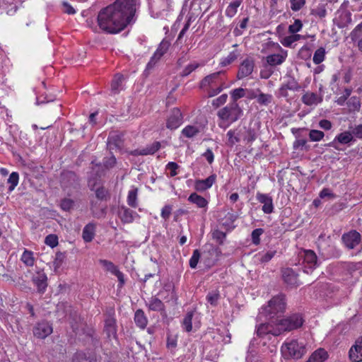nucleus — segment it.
<instances>
[{
    "label": "nucleus",
    "mask_w": 362,
    "mask_h": 362,
    "mask_svg": "<svg viewBox=\"0 0 362 362\" xmlns=\"http://www.w3.org/2000/svg\"><path fill=\"white\" fill-rule=\"evenodd\" d=\"M95 196L100 200H106L109 197L108 191L104 187H100L95 190Z\"/></svg>",
    "instance_id": "obj_54"
},
{
    "label": "nucleus",
    "mask_w": 362,
    "mask_h": 362,
    "mask_svg": "<svg viewBox=\"0 0 362 362\" xmlns=\"http://www.w3.org/2000/svg\"><path fill=\"white\" fill-rule=\"evenodd\" d=\"M228 99V95L224 93L212 100V105L215 108H218L221 105L225 104Z\"/></svg>",
    "instance_id": "obj_56"
},
{
    "label": "nucleus",
    "mask_w": 362,
    "mask_h": 362,
    "mask_svg": "<svg viewBox=\"0 0 362 362\" xmlns=\"http://www.w3.org/2000/svg\"><path fill=\"white\" fill-rule=\"evenodd\" d=\"M291 8L293 11H300L305 4V0H290Z\"/></svg>",
    "instance_id": "obj_57"
},
{
    "label": "nucleus",
    "mask_w": 362,
    "mask_h": 362,
    "mask_svg": "<svg viewBox=\"0 0 362 362\" xmlns=\"http://www.w3.org/2000/svg\"><path fill=\"white\" fill-rule=\"evenodd\" d=\"M200 66H201L200 64H199V63H197L196 62H192L191 64H188L187 66H186L184 68V69L182 70V71L180 74V76H182V77L187 76L192 71H194L197 68H199Z\"/></svg>",
    "instance_id": "obj_40"
},
{
    "label": "nucleus",
    "mask_w": 362,
    "mask_h": 362,
    "mask_svg": "<svg viewBox=\"0 0 362 362\" xmlns=\"http://www.w3.org/2000/svg\"><path fill=\"white\" fill-rule=\"evenodd\" d=\"M100 264L104 267L107 271L112 274L118 269L117 267L110 261L106 259H100Z\"/></svg>",
    "instance_id": "obj_49"
},
{
    "label": "nucleus",
    "mask_w": 362,
    "mask_h": 362,
    "mask_svg": "<svg viewBox=\"0 0 362 362\" xmlns=\"http://www.w3.org/2000/svg\"><path fill=\"white\" fill-rule=\"evenodd\" d=\"M124 78L123 75L117 74L115 75L111 82V91L114 94H117L123 89V81Z\"/></svg>",
    "instance_id": "obj_24"
},
{
    "label": "nucleus",
    "mask_w": 362,
    "mask_h": 362,
    "mask_svg": "<svg viewBox=\"0 0 362 362\" xmlns=\"http://www.w3.org/2000/svg\"><path fill=\"white\" fill-rule=\"evenodd\" d=\"M179 168V165L175 162H169L166 165V170H170V177H174L177 175V170Z\"/></svg>",
    "instance_id": "obj_63"
},
{
    "label": "nucleus",
    "mask_w": 362,
    "mask_h": 362,
    "mask_svg": "<svg viewBox=\"0 0 362 362\" xmlns=\"http://www.w3.org/2000/svg\"><path fill=\"white\" fill-rule=\"evenodd\" d=\"M139 0H116L101 9L97 21L99 28L107 33H117L134 21Z\"/></svg>",
    "instance_id": "obj_1"
},
{
    "label": "nucleus",
    "mask_w": 362,
    "mask_h": 362,
    "mask_svg": "<svg viewBox=\"0 0 362 362\" xmlns=\"http://www.w3.org/2000/svg\"><path fill=\"white\" fill-rule=\"evenodd\" d=\"M19 180V175L16 172H13L9 175L8 183L10 184L9 190H13L18 185Z\"/></svg>",
    "instance_id": "obj_46"
},
{
    "label": "nucleus",
    "mask_w": 362,
    "mask_h": 362,
    "mask_svg": "<svg viewBox=\"0 0 362 362\" xmlns=\"http://www.w3.org/2000/svg\"><path fill=\"white\" fill-rule=\"evenodd\" d=\"M311 13L318 16L320 18H325L327 15V11L324 5L318 6L316 8L312 10Z\"/></svg>",
    "instance_id": "obj_55"
},
{
    "label": "nucleus",
    "mask_w": 362,
    "mask_h": 362,
    "mask_svg": "<svg viewBox=\"0 0 362 362\" xmlns=\"http://www.w3.org/2000/svg\"><path fill=\"white\" fill-rule=\"evenodd\" d=\"M284 86H285V87L288 90L293 91H298L301 88L297 81L292 77H290L286 83L284 84Z\"/></svg>",
    "instance_id": "obj_44"
},
{
    "label": "nucleus",
    "mask_w": 362,
    "mask_h": 362,
    "mask_svg": "<svg viewBox=\"0 0 362 362\" xmlns=\"http://www.w3.org/2000/svg\"><path fill=\"white\" fill-rule=\"evenodd\" d=\"M53 329L47 321H41L33 327V334L39 339H45L52 333Z\"/></svg>",
    "instance_id": "obj_10"
},
{
    "label": "nucleus",
    "mask_w": 362,
    "mask_h": 362,
    "mask_svg": "<svg viewBox=\"0 0 362 362\" xmlns=\"http://www.w3.org/2000/svg\"><path fill=\"white\" fill-rule=\"evenodd\" d=\"M256 198L259 203L263 204L262 209L264 213L269 214L274 211L273 199L271 196L267 194L257 192Z\"/></svg>",
    "instance_id": "obj_14"
},
{
    "label": "nucleus",
    "mask_w": 362,
    "mask_h": 362,
    "mask_svg": "<svg viewBox=\"0 0 362 362\" xmlns=\"http://www.w3.org/2000/svg\"><path fill=\"white\" fill-rule=\"evenodd\" d=\"M254 66L255 64L252 59H245L243 60L239 67L237 74L238 78L242 79L250 76L253 71Z\"/></svg>",
    "instance_id": "obj_17"
},
{
    "label": "nucleus",
    "mask_w": 362,
    "mask_h": 362,
    "mask_svg": "<svg viewBox=\"0 0 362 362\" xmlns=\"http://www.w3.org/2000/svg\"><path fill=\"white\" fill-rule=\"evenodd\" d=\"M282 278L284 283L291 288L298 286L300 283L298 279V274L291 268H285L281 270Z\"/></svg>",
    "instance_id": "obj_11"
},
{
    "label": "nucleus",
    "mask_w": 362,
    "mask_h": 362,
    "mask_svg": "<svg viewBox=\"0 0 362 362\" xmlns=\"http://www.w3.org/2000/svg\"><path fill=\"white\" fill-rule=\"evenodd\" d=\"M323 100L321 94H317L311 91H306L301 97V101L308 106L317 105Z\"/></svg>",
    "instance_id": "obj_16"
},
{
    "label": "nucleus",
    "mask_w": 362,
    "mask_h": 362,
    "mask_svg": "<svg viewBox=\"0 0 362 362\" xmlns=\"http://www.w3.org/2000/svg\"><path fill=\"white\" fill-rule=\"evenodd\" d=\"M303 23L300 20L296 19L294 23L288 26V31L291 34L298 33L301 30Z\"/></svg>",
    "instance_id": "obj_52"
},
{
    "label": "nucleus",
    "mask_w": 362,
    "mask_h": 362,
    "mask_svg": "<svg viewBox=\"0 0 362 362\" xmlns=\"http://www.w3.org/2000/svg\"><path fill=\"white\" fill-rule=\"evenodd\" d=\"M137 193V188L129 191L127 196V204L132 208H136L138 206Z\"/></svg>",
    "instance_id": "obj_33"
},
{
    "label": "nucleus",
    "mask_w": 362,
    "mask_h": 362,
    "mask_svg": "<svg viewBox=\"0 0 362 362\" xmlns=\"http://www.w3.org/2000/svg\"><path fill=\"white\" fill-rule=\"evenodd\" d=\"M276 254V250H269L265 253L259 254V260L262 263H267L269 262Z\"/></svg>",
    "instance_id": "obj_43"
},
{
    "label": "nucleus",
    "mask_w": 362,
    "mask_h": 362,
    "mask_svg": "<svg viewBox=\"0 0 362 362\" xmlns=\"http://www.w3.org/2000/svg\"><path fill=\"white\" fill-rule=\"evenodd\" d=\"M238 57V54L236 52H231L230 54L225 58L222 59L220 64L221 66H226L230 64L233 62H234Z\"/></svg>",
    "instance_id": "obj_45"
},
{
    "label": "nucleus",
    "mask_w": 362,
    "mask_h": 362,
    "mask_svg": "<svg viewBox=\"0 0 362 362\" xmlns=\"http://www.w3.org/2000/svg\"><path fill=\"white\" fill-rule=\"evenodd\" d=\"M324 136V132L320 130L312 129L309 132V138L312 141H319L322 140Z\"/></svg>",
    "instance_id": "obj_47"
},
{
    "label": "nucleus",
    "mask_w": 362,
    "mask_h": 362,
    "mask_svg": "<svg viewBox=\"0 0 362 362\" xmlns=\"http://www.w3.org/2000/svg\"><path fill=\"white\" fill-rule=\"evenodd\" d=\"M327 356V352L325 349H318L310 356L307 362H323Z\"/></svg>",
    "instance_id": "obj_27"
},
{
    "label": "nucleus",
    "mask_w": 362,
    "mask_h": 362,
    "mask_svg": "<svg viewBox=\"0 0 362 362\" xmlns=\"http://www.w3.org/2000/svg\"><path fill=\"white\" fill-rule=\"evenodd\" d=\"M337 141L339 143L341 144H347L352 141H354V136L352 134L351 131V132H344L339 134H338L334 140V142Z\"/></svg>",
    "instance_id": "obj_30"
},
{
    "label": "nucleus",
    "mask_w": 362,
    "mask_h": 362,
    "mask_svg": "<svg viewBox=\"0 0 362 362\" xmlns=\"http://www.w3.org/2000/svg\"><path fill=\"white\" fill-rule=\"evenodd\" d=\"M341 241L344 246L349 250H355L356 252L362 250L361 235L356 230L344 233Z\"/></svg>",
    "instance_id": "obj_6"
},
{
    "label": "nucleus",
    "mask_w": 362,
    "mask_h": 362,
    "mask_svg": "<svg viewBox=\"0 0 362 362\" xmlns=\"http://www.w3.org/2000/svg\"><path fill=\"white\" fill-rule=\"evenodd\" d=\"M134 322L135 324L141 329H144L146 328L148 319L141 309L137 310L134 313Z\"/></svg>",
    "instance_id": "obj_25"
},
{
    "label": "nucleus",
    "mask_w": 362,
    "mask_h": 362,
    "mask_svg": "<svg viewBox=\"0 0 362 362\" xmlns=\"http://www.w3.org/2000/svg\"><path fill=\"white\" fill-rule=\"evenodd\" d=\"M69 320L73 331L77 333L79 331V328L83 325L80 316L78 315L76 312L71 311L69 313Z\"/></svg>",
    "instance_id": "obj_26"
},
{
    "label": "nucleus",
    "mask_w": 362,
    "mask_h": 362,
    "mask_svg": "<svg viewBox=\"0 0 362 362\" xmlns=\"http://www.w3.org/2000/svg\"><path fill=\"white\" fill-rule=\"evenodd\" d=\"M226 238V233L219 230L212 232V238L219 245H223Z\"/></svg>",
    "instance_id": "obj_42"
},
{
    "label": "nucleus",
    "mask_w": 362,
    "mask_h": 362,
    "mask_svg": "<svg viewBox=\"0 0 362 362\" xmlns=\"http://www.w3.org/2000/svg\"><path fill=\"white\" fill-rule=\"evenodd\" d=\"M325 49L324 47H320L315 52L313 60L315 64H319L325 60Z\"/></svg>",
    "instance_id": "obj_39"
},
{
    "label": "nucleus",
    "mask_w": 362,
    "mask_h": 362,
    "mask_svg": "<svg viewBox=\"0 0 362 362\" xmlns=\"http://www.w3.org/2000/svg\"><path fill=\"white\" fill-rule=\"evenodd\" d=\"M182 122V115L178 108H173L168 117L166 127L170 129H175Z\"/></svg>",
    "instance_id": "obj_13"
},
{
    "label": "nucleus",
    "mask_w": 362,
    "mask_h": 362,
    "mask_svg": "<svg viewBox=\"0 0 362 362\" xmlns=\"http://www.w3.org/2000/svg\"><path fill=\"white\" fill-rule=\"evenodd\" d=\"M33 283L37 286V290L40 293H44L47 286V278L45 273H38L33 278Z\"/></svg>",
    "instance_id": "obj_23"
},
{
    "label": "nucleus",
    "mask_w": 362,
    "mask_h": 362,
    "mask_svg": "<svg viewBox=\"0 0 362 362\" xmlns=\"http://www.w3.org/2000/svg\"><path fill=\"white\" fill-rule=\"evenodd\" d=\"M21 261L28 267L33 266L35 263L33 252L30 250H25L21 256Z\"/></svg>",
    "instance_id": "obj_32"
},
{
    "label": "nucleus",
    "mask_w": 362,
    "mask_h": 362,
    "mask_svg": "<svg viewBox=\"0 0 362 362\" xmlns=\"http://www.w3.org/2000/svg\"><path fill=\"white\" fill-rule=\"evenodd\" d=\"M200 252L199 250H194L193 254L189 259V266L192 269H195L200 259Z\"/></svg>",
    "instance_id": "obj_50"
},
{
    "label": "nucleus",
    "mask_w": 362,
    "mask_h": 362,
    "mask_svg": "<svg viewBox=\"0 0 362 362\" xmlns=\"http://www.w3.org/2000/svg\"><path fill=\"white\" fill-rule=\"evenodd\" d=\"M169 47H170V42L168 40H163L160 43V45H158V47L157 48V49L156 50L155 52L157 53V55H160V56L163 57L164 55V54H165L166 52L168 51V49H169Z\"/></svg>",
    "instance_id": "obj_48"
},
{
    "label": "nucleus",
    "mask_w": 362,
    "mask_h": 362,
    "mask_svg": "<svg viewBox=\"0 0 362 362\" xmlns=\"http://www.w3.org/2000/svg\"><path fill=\"white\" fill-rule=\"evenodd\" d=\"M281 353L285 358L299 359L307 352V348L303 341L291 339L286 341L281 346Z\"/></svg>",
    "instance_id": "obj_3"
},
{
    "label": "nucleus",
    "mask_w": 362,
    "mask_h": 362,
    "mask_svg": "<svg viewBox=\"0 0 362 362\" xmlns=\"http://www.w3.org/2000/svg\"><path fill=\"white\" fill-rule=\"evenodd\" d=\"M87 361L86 354L82 351H78L73 355L71 362H87Z\"/></svg>",
    "instance_id": "obj_59"
},
{
    "label": "nucleus",
    "mask_w": 362,
    "mask_h": 362,
    "mask_svg": "<svg viewBox=\"0 0 362 362\" xmlns=\"http://www.w3.org/2000/svg\"><path fill=\"white\" fill-rule=\"evenodd\" d=\"M247 90L243 88H235L230 91L231 102L237 103V100L245 96V92Z\"/></svg>",
    "instance_id": "obj_36"
},
{
    "label": "nucleus",
    "mask_w": 362,
    "mask_h": 362,
    "mask_svg": "<svg viewBox=\"0 0 362 362\" xmlns=\"http://www.w3.org/2000/svg\"><path fill=\"white\" fill-rule=\"evenodd\" d=\"M192 317H193V312L190 311L188 312L186 315L185 316L183 321H182V327L183 329L187 332H189L192 329Z\"/></svg>",
    "instance_id": "obj_35"
},
{
    "label": "nucleus",
    "mask_w": 362,
    "mask_h": 362,
    "mask_svg": "<svg viewBox=\"0 0 362 362\" xmlns=\"http://www.w3.org/2000/svg\"><path fill=\"white\" fill-rule=\"evenodd\" d=\"M116 163H117L116 158L113 155H112L109 158H105V159L103 160V165H104L105 168H106L107 169L113 168L116 165Z\"/></svg>",
    "instance_id": "obj_62"
},
{
    "label": "nucleus",
    "mask_w": 362,
    "mask_h": 362,
    "mask_svg": "<svg viewBox=\"0 0 362 362\" xmlns=\"http://www.w3.org/2000/svg\"><path fill=\"white\" fill-rule=\"evenodd\" d=\"M362 25L359 23L356 27L351 31V37L352 40H355L361 35Z\"/></svg>",
    "instance_id": "obj_64"
},
{
    "label": "nucleus",
    "mask_w": 362,
    "mask_h": 362,
    "mask_svg": "<svg viewBox=\"0 0 362 362\" xmlns=\"http://www.w3.org/2000/svg\"><path fill=\"white\" fill-rule=\"evenodd\" d=\"M117 215L124 224L132 223L134 217L138 216L136 212H134L125 206H119Z\"/></svg>",
    "instance_id": "obj_15"
},
{
    "label": "nucleus",
    "mask_w": 362,
    "mask_h": 362,
    "mask_svg": "<svg viewBox=\"0 0 362 362\" xmlns=\"http://www.w3.org/2000/svg\"><path fill=\"white\" fill-rule=\"evenodd\" d=\"M300 257L303 259V271L305 274H311L318 266L317 257L313 250H304Z\"/></svg>",
    "instance_id": "obj_7"
},
{
    "label": "nucleus",
    "mask_w": 362,
    "mask_h": 362,
    "mask_svg": "<svg viewBox=\"0 0 362 362\" xmlns=\"http://www.w3.org/2000/svg\"><path fill=\"white\" fill-rule=\"evenodd\" d=\"M242 0H235L230 3L226 9V15L230 18L233 17L238 11V8L240 6Z\"/></svg>",
    "instance_id": "obj_31"
},
{
    "label": "nucleus",
    "mask_w": 362,
    "mask_h": 362,
    "mask_svg": "<svg viewBox=\"0 0 362 362\" xmlns=\"http://www.w3.org/2000/svg\"><path fill=\"white\" fill-rule=\"evenodd\" d=\"M95 225L93 223L87 224L83 230V238L85 242L89 243L94 238Z\"/></svg>",
    "instance_id": "obj_29"
},
{
    "label": "nucleus",
    "mask_w": 362,
    "mask_h": 362,
    "mask_svg": "<svg viewBox=\"0 0 362 362\" xmlns=\"http://www.w3.org/2000/svg\"><path fill=\"white\" fill-rule=\"evenodd\" d=\"M164 292H168L170 295V298L168 300V301L175 298V294L174 293V287L171 284H165L163 290L160 291V294L163 295Z\"/></svg>",
    "instance_id": "obj_60"
},
{
    "label": "nucleus",
    "mask_w": 362,
    "mask_h": 362,
    "mask_svg": "<svg viewBox=\"0 0 362 362\" xmlns=\"http://www.w3.org/2000/svg\"><path fill=\"white\" fill-rule=\"evenodd\" d=\"M243 115V110L237 103H230L217 112L218 117L223 123L229 124L236 122Z\"/></svg>",
    "instance_id": "obj_5"
},
{
    "label": "nucleus",
    "mask_w": 362,
    "mask_h": 362,
    "mask_svg": "<svg viewBox=\"0 0 362 362\" xmlns=\"http://www.w3.org/2000/svg\"><path fill=\"white\" fill-rule=\"evenodd\" d=\"M286 296L278 294L269 300L267 305L262 308V313L271 319L279 317L286 312Z\"/></svg>",
    "instance_id": "obj_2"
},
{
    "label": "nucleus",
    "mask_w": 362,
    "mask_h": 362,
    "mask_svg": "<svg viewBox=\"0 0 362 362\" xmlns=\"http://www.w3.org/2000/svg\"><path fill=\"white\" fill-rule=\"evenodd\" d=\"M105 332L107 336L110 338H116L117 337V325L116 320L109 316L105 321Z\"/></svg>",
    "instance_id": "obj_22"
},
{
    "label": "nucleus",
    "mask_w": 362,
    "mask_h": 362,
    "mask_svg": "<svg viewBox=\"0 0 362 362\" xmlns=\"http://www.w3.org/2000/svg\"><path fill=\"white\" fill-rule=\"evenodd\" d=\"M160 147V144L158 141L153 143L151 145L146 146L144 148L145 152L146 155H151L156 153Z\"/></svg>",
    "instance_id": "obj_58"
},
{
    "label": "nucleus",
    "mask_w": 362,
    "mask_h": 362,
    "mask_svg": "<svg viewBox=\"0 0 362 362\" xmlns=\"http://www.w3.org/2000/svg\"><path fill=\"white\" fill-rule=\"evenodd\" d=\"M277 48L280 50L279 54H269L266 57L267 64L271 66H275L283 64L287 57V51L283 49L279 44H276Z\"/></svg>",
    "instance_id": "obj_12"
},
{
    "label": "nucleus",
    "mask_w": 362,
    "mask_h": 362,
    "mask_svg": "<svg viewBox=\"0 0 362 362\" xmlns=\"http://www.w3.org/2000/svg\"><path fill=\"white\" fill-rule=\"evenodd\" d=\"M224 74L225 71H221L205 76L200 82V88L225 86Z\"/></svg>",
    "instance_id": "obj_8"
},
{
    "label": "nucleus",
    "mask_w": 362,
    "mask_h": 362,
    "mask_svg": "<svg viewBox=\"0 0 362 362\" xmlns=\"http://www.w3.org/2000/svg\"><path fill=\"white\" fill-rule=\"evenodd\" d=\"M188 201L192 204H196L199 208H204L208 204V202L204 197L197 194L195 192L192 193L189 195L188 197Z\"/></svg>",
    "instance_id": "obj_28"
},
{
    "label": "nucleus",
    "mask_w": 362,
    "mask_h": 362,
    "mask_svg": "<svg viewBox=\"0 0 362 362\" xmlns=\"http://www.w3.org/2000/svg\"><path fill=\"white\" fill-rule=\"evenodd\" d=\"M219 298L220 294L218 291H213L209 292L206 296L207 302L213 306H216L218 304Z\"/></svg>",
    "instance_id": "obj_41"
},
{
    "label": "nucleus",
    "mask_w": 362,
    "mask_h": 362,
    "mask_svg": "<svg viewBox=\"0 0 362 362\" xmlns=\"http://www.w3.org/2000/svg\"><path fill=\"white\" fill-rule=\"evenodd\" d=\"M107 148L112 150H121L123 147L122 135L119 133H111L107 138Z\"/></svg>",
    "instance_id": "obj_18"
},
{
    "label": "nucleus",
    "mask_w": 362,
    "mask_h": 362,
    "mask_svg": "<svg viewBox=\"0 0 362 362\" xmlns=\"http://www.w3.org/2000/svg\"><path fill=\"white\" fill-rule=\"evenodd\" d=\"M347 106L351 112L359 111L361 107V101L359 98L353 96L346 103Z\"/></svg>",
    "instance_id": "obj_34"
},
{
    "label": "nucleus",
    "mask_w": 362,
    "mask_h": 362,
    "mask_svg": "<svg viewBox=\"0 0 362 362\" xmlns=\"http://www.w3.org/2000/svg\"><path fill=\"white\" fill-rule=\"evenodd\" d=\"M74 201L71 199H64L62 200L60 206L64 211H69L74 206Z\"/></svg>",
    "instance_id": "obj_61"
},
{
    "label": "nucleus",
    "mask_w": 362,
    "mask_h": 362,
    "mask_svg": "<svg viewBox=\"0 0 362 362\" xmlns=\"http://www.w3.org/2000/svg\"><path fill=\"white\" fill-rule=\"evenodd\" d=\"M216 180V175L212 174L206 179L197 180L194 182V189L198 192H204L210 187L215 183Z\"/></svg>",
    "instance_id": "obj_20"
},
{
    "label": "nucleus",
    "mask_w": 362,
    "mask_h": 362,
    "mask_svg": "<svg viewBox=\"0 0 362 362\" xmlns=\"http://www.w3.org/2000/svg\"><path fill=\"white\" fill-rule=\"evenodd\" d=\"M349 356L352 362L362 361V339L356 341L349 351Z\"/></svg>",
    "instance_id": "obj_19"
},
{
    "label": "nucleus",
    "mask_w": 362,
    "mask_h": 362,
    "mask_svg": "<svg viewBox=\"0 0 362 362\" xmlns=\"http://www.w3.org/2000/svg\"><path fill=\"white\" fill-rule=\"evenodd\" d=\"M264 233V230L262 228H257L255 229L251 234L252 240L253 244L257 245L260 243V235Z\"/></svg>",
    "instance_id": "obj_53"
},
{
    "label": "nucleus",
    "mask_w": 362,
    "mask_h": 362,
    "mask_svg": "<svg viewBox=\"0 0 362 362\" xmlns=\"http://www.w3.org/2000/svg\"><path fill=\"white\" fill-rule=\"evenodd\" d=\"M146 306L150 310L160 312L161 315L165 314V306L158 298L153 296L146 303Z\"/></svg>",
    "instance_id": "obj_21"
},
{
    "label": "nucleus",
    "mask_w": 362,
    "mask_h": 362,
    "mask_svg": "<svg viewBox=\"0 0 362 362\" xmlns=\"http://www.w3.org/2000/svg\"><path fill=\"white\" fill-rule=\"evenodd\" d=\"M276 320L280 335L285 332H289L299 329L304 322V319L300 313H293L282 319H276Z\"/></svg>",
    "instance_id": "obj_4"
},
{
    "label": "nucleus",
    "mask_w": 362,
    "mask_h": 362,
    "mask_svg": "<svg viewBox=\"0 0 362 362\" xmlns=\"http://www.w3.org/2000/svg\"><path fill=\"white\" fill-rule=\"evenodd\" d=\"M257 334L259 337H264L267 334L273 336H279V329L278 328L276 320H273L267 323L260 324L257 329Z\"/></svg>",
    "instance_id": "obj_9"
},
{
    "label": "nucleus",
    "mask_w": 362,
    "mask_h": 362,
    "mask_svg": "<svg viewBox=\"0 0 362 362\" xmlns=\"http://www.w3.org/2000/svg\"><path fill=\"white\" fill-rule=\"evenodd\" d=\"M45 243L53 248L58 245V237L54 234H49L45 238Z\"/></svg>",
    "instance_id": "obj_51"
},
{
    "label": "nucleus",
    "mask_w": 362,
    "mask_h": 362,
    "mask_svg": "<svg viewBox=\"0 0 362 362\" xmlns=\"http://www.w3.org/2000/svg\"><path fill=\"white\" fill-rule=\"evenodd\" d=\"M273 100V96L271 94H266L260 92L258 94V98L257 102L261 105L267 106L269 104H270Z\"/></svg>",
    "instance_id": "obj_37"
},
{
    "label": "nucleus",
    "mask_w": 362,
    "mask_h": 362,
    "mask_svg": "<svg viewBox=\"0 0 362 362\" xmlns=\"http://www.w3.org/2000/svg\"><path fill=\"white\" fill-rule=\"evenodd\" d=\"M199 132V128L192 125L185 127L182 131V134L187 138H192L196 136Z\"/></svg>",
    "instance_id": "obj_38"
}]
</instances>
